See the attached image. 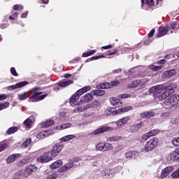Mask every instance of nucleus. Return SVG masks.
Here are the masks:
<instances>
[{
  "mask_svg": "<svg viewBox=\"0 0 179 179\" xmlns=\"http://www.w3.org/2000/svg\"><path fill=\"white\" fill-rule=\"evenodd\" d=\"M102 48H103L104 50H108V48H113V45L103 46V47H102Z\"/></svg>",
  "mask_w": 179,
  "mask_h": 179,
  "instance_id": "obj_62",
  "label": "nucleus"
},
{
  "mask_svg": "<svg viewBox=\"0 0 179 179\" xmlns=\"http://www.w3.org/2000/svg\"><path fill=\"white\" fill-rule=\"evenodd\" d=\"M113 129H114V128L111 127L103 126L92 131L91 135H99L100 134H103V132H107L108 131H113Z\"/></svg>",
  "mask_w": 179,
  "mask_h": 179,
  "instance_id": "obj_8",
  "label": "nucleus"
},
{
  "mask_svg": "<svg viewBox=\"0 0 179 179\" xmlns=\"http://www.w3.org/2000/svg\"><path fill=\"white\" fill-rule=\"evenodd\" d=\"M6 99V94H1L0 95V101H2V100H5Z\"/></svg>",
  "mask_w": 179,
  "mask_h": 179,
  "instance_id": "obj_61",
  "label": "nucleus"
},
{
  "mask_svg": "<svg viewBox=\"0 0 179 179\" xmlns=\"http://www.w3.org/2000/svg\"><path fill=\"white\" fill-rule=\"evenodd\" d=\"M117 52H118V51H117V50H115L113 52H110L109 53V55H115V54H117Z\"/></svg>",
  "mask_w": 179,
  "mask_h": 179,
  "instance_id": "obj_64",
  "label": "nucleus"
},
{
  "mask_svg": "<svg viewBox=\"0 0 179 179\" xmlns=\"http://www.w3.org/2000/svg\"><path fill=\"white\" fill-rule=\"evenodd\" d=\"M89 108H90V104H84L83 106L79 105L74 109V112L82 113V111H85V110H89Z\"/></svg>",
  "mask_w": 179,
  "mask_h": 179,
  "instance_id": "obj_19",
  "label": "nucleus"
},
{
  "mask_svg": "<svg viewBox=\"0 0 179 179\" xmlns=\"http://www.w3.org/2000/svg\"><path fill=\"white\" fill-rule=\"evenodd\" d=\"M118 99H129L131 97V94H122L117 95Z\"/></svg>",
  "mask_w": 179,
  "mask_h": 179,
  "instance_id": "obj_47",
  "label": "nucleus"
},
{
  "mask_svg": "<svg viewBox=\"0 0 179 179\" xmlns=\"http://www.w3.org/2000/svg\"><path fill=\"white\" fill-rule=\"evenodd\" d=\"M172 143L174 146H179V137L173 138Z\"/></svg>",
  "mask_w": 179,
  "mask_h": 179,
  "instance_id": "obj_50",
  "label": "nucleus"
},
{
  "mask_svg": "<svg viewBox=\"0 0 179 179\" xmlns=\"http://www.w3.org/2000/svg\"><path fill=\"white\" fill-rule=\"evenodd\" d=\"M20 157V154H13L10 155L8 157L6 158V163H13L16 159H19Z\"/></svg>",
  "mask_w": 179,
  "mask_h": 179,
  "instance_id": "obj_20",
  "label": "nucleus"
},
{
  "mask_svg": "<svg viewBox=\"0 0 179 179\" xmlns=\"http://www.w3.org/2000/svg\"><path fill=\"white\" fill-rule=\"evenodd\" d=\"M99 58H104V55L92 57L90 59V61H95L96 59H99Z\"/></svg>",
  "mask_w": 179,
  "mask_h": 179,
  "instance_id": "obj_56",
  "label": "nucleus"
},
{
  "mask_svg": "<svg viewBox=\"0 0 179 179\" xmlns=\"http://www.w3.org/2000/svg\"><path fill=\"white\" fill-rule=\"evenodd\" d=\"M164 78H172V76H174L176 75V70L175 69H171L165 71L164 73Z\"/></svg>",
  "mask_w": 179,
  "mask_h": 179,
  "instance_id": "obj_29",
  "label": "nucleus"
},
{
  "mask_svg": "<svg viewBox=\"0 0 179 179\" xmlns=\"http://www.w3.org/2000/svg\"><path fill=\"white\" fill-rule=\"evenodd\" d=\"M120 85V81L116 80L112 83H103L96 85V89L91 91L92 96H104L106 94V91L100 89H111L114 86Z\"/></svg>",
  "mask_w": 179,
  "mask_h": 179,
  "instance_id": "obj_1",
  "label": "nucleus"
},
{
  "mask_svg": "<svg viewBox=\"0 0 179 179\" xmlns=\"http://www.w3.org/2000/svg\"><path fill=\"white\" fill-rule=\"evenodd\" d=\"M100 106H101V103L96 100L94 101L93 103H92V108H99Z\"/></svg>",
  "mask_w": 179,
  "mask_h": 179,
  "instance_id": "obj_45",
  "label": "nucleus"
},
{
  "mask_svg": "<svg viewBox=\"0 0 179 179\" xmlns=\"http://www.w3.org/2000/svg\"><path fill=\"white\" fill-rule=\"evenodd\" d=\"M9 102H5L4 103L0 104V111L1 110H5V108H8L9 107Z\"/></svg>",
  "mask_w": 179,
  "mask_h": 179,
  "instance_id": "obj_48",
  "label": "nucleus"
},
{
  "mask_svg": "<svg viewBox=\"0 0 179 179\" xmlns=\"http://www.w3.org/2000/svg\"><path fill=\"white\" fill-rule=\"evenodd\" d=\"M172 178H179V169L171 173Z\"/></svg>",
  "mask_w": 179,
  "mask_h": 179,
  "instance_id": "obj_51",
  "label": "nucleus"
},
{
  "mask_svg": "<svg viewBox=\"0 0 179 179\" xmlns=\"http://www.w3.org/2000/svg\"><path fill=\"white\" fill-rule=\"evenodd\" d=\"M140 115L142 118H150V117H155V113L152 111H146L141 113Z\"/></svg>",
  "mask_w": 179,
  "mask_h": 179,
  "instance_id": "obj_27",
  "label": "nucleus"
},
{
  "mask_svg": "<svg viewBox=\"0 0 179 179\" xmlns=\"http://www.w3.org/2000/svg\"><path fill=\"white\" fill-rule=\"evenodd\" d=\"M72 83H73V80L62 81L58 83V86L59 87H66L67 86H69V85H72Z\"/></svg>",
  "mask_w": 179,
  "mask_h": 179,
  "instance_id": "obj_30",
  "label": "nucleus"
},
{
  "mask_svg": "<svg viewBox=\"0 0 179 179\" xmlns=\"http://www.w3.org/2000/svg\"><path fill=\"white\" fill-rule=\"evenodd\" d=\"M52 134H54V131L51 129L41 131L36 134V138L37 139H44L45 138H48L50 135H52Z\"/></svg>",
  "mask_w": 179,
  "mask_h": 179,
  "instance_id": "obj_12",
  "label": "nucleus"
},
{
  "mask_svg": "<svg viewBox=\"0 0 179 179\" xmlns=\"http://www.w3.org/2000/svg\"><path fill=\"white\" fill-rule=\"evenodd\" d=\"M38 90H40V87H35L34 88H32L29 92H31V93H36V92H38Z\"/></svg>",
  "mask_w": 179,
  "mask_h": 179,
  "instance_id": "obj_58",
  "label": "nucleus"
},
{
  "mask_svg": "<svg viewBox=\"0 0 179 179\" xmlns=\"http://www.w3.org/2000/svg\"><path fill=\"white\" fill-rule=\"evenodd\" d=\"M142 5L147 3L149 6H152V5H155V2L153 0H141Z\"/></svg>",
  "mask_w": 179,
  "mask_h": 179,
  "instance_id": "obj_44",
  "label": "nucleus"
},
{
  "mask_svg": "<svg viewBox=\"0 0 179 179\" xmlns=\"http://www.w3.org/2000/svg\"><path fill=\"white\" fill-rule=\"evenodd\" d=\"M75 166V164L72 161H69V163L62 166L60 169H59L58 171L59 173H65V171H68V170H71L72 167Z\"/></svg>",
  "mask_w": 179,
  "mask_h": 179,
  "instance_id": "obj_13",
  "label": "nucleus"
},
{
  "mask_svg": "<svg viewBox=\"0 0 179 179\" xmlns=\"http://www.w3.org/2000/svg\"><path fill=\"white\" fill-rule=\"evenodd\" d=\"M54 125V120H48L41 124L42 128H48V127H52Z\"/></svg>",
  "mask_w": 179,
  "mask_h": 179,
  "instance_id": "obj_34",
  "label": "nucleus"
},
{
  "mask_svg": "<svg viewBox=\"0 0 179 179\" xmlns=\"http://www.w3.org/2000/svg\"><path fill=\"white\" fill-rule=\"evenodd\" d=\"M177 87V85L176 84H171L167 86H164L162 88V90H166V92H169L171 93H174V89Z\"/></svg>",
  "mask_w": 179,
  "mask_h": 179,
  "instance_id": "obj_22",
  "label": "nucleus"
},
{
  "mask_svg": "<svg viewBox=\"0 0 179 179\" xmlns=\"http://www.w3.org/2000/svg\"><path fill=\"white\" fill-rule=\"evenodd\" d=\"M163 68V66H155V65H150L149 66V69H151V71H153L154 72H156L157 71H160Z\"/></svg>",
  "mask_w": 179,
  "mask_h": 179,
  "instance_id": "obj_41",
  "label": "nucleus"
},
{
  "mask_svg": "<svg viewBox=\"0 0 179 179\" xmlns=\"http://www.w3.org/2000/svg\"><path fill=\"white\" fill-rule=\"evenodd\" d=\"M50 155V151L45 152L43 155L40 156L37 158V162L40 163H48V162H51L52 158L51 156H48Z\"/></svg>",
  "mask_w": 179,
  "mask_h": 179,
  "instance_id": "obj_7",
  "label": "nucleus"
},
{
  "mask_svg": "<svg viewBox=\"0 0 179 179\" xmlns=\"http://www.w3.org/2000/svg\"><path fill=\"white\" fill-rule=\"evenodd\" d=\"M22 9H23V6L22 5H15L13 6L14 10H22Z\"/></svg>",
  "mask_w": 179,
  "mask_h": 179,
  "instance_id": "obj_54",
  "label": "nucleus"
},
{
  "mask_svg": "<svg viewBox=\"0 0 179 179\" xmlns=\"http://www.w3.org/2000/svg\"><path fill=\"white\" fill-rule=\"evenodd\" d=\"M71 123H63L61 126H58L57 129H66V128H71Z\"/></svg>",
  "mask_w": 179,
  "mask_h": 179,
  "instance_id": "obj_39",
  "label": "nucleus"
},
{
  "mask_svg": "<svg viewBox=\"0 0 179 179\" xmlns=\"http://www.w3.org/2000/svg\"><path fill=\"white\" fill-rule=\"evenodd\" d=\"M92 99H93V94L91 92V93L86 94L81 100L84 103H88V101H90Z\"/></svg>",
  "mask_w": 179,
  "mask_h": 179,
  "instance_id": "obj_32",
  "label": "nucleus"
},
{
  "mask_svg": "<svg viewBox=\"0 0 179 179\" xmlns=\"http://www.w3.org/2000/svg\"><path fill=\"white\" fill-rule=\"evenodd\" d=\"M155 29H152L148 34V37H153V34H155Z\"/></svg>",
  "mask_w": 179,
  "mask_h": 179,
  "instance_id": "obj_60",
  "label": "nucleus"
},
{
  "mask_svg": "<svg viewBox=\"0 0 179 179\" xmlns=\"http://www.w3.org/2000/svg\"><path fill=\"white\" fill-rule=\"evenodd\" d=\"M95 149L99 152H104V143H99L95 145Z\"/></svg>",
  "mask_w": 179,
  "mask_h": 179,
  "instance_id": "obj_38",
  "label": "nucleus"
},
{
  "mask_svg": "<svg viewBox=\"0 0 179 179\" xmlns=\"http://www.w3.org/2000/svg\"><path fill=\"white\" fill-rule=\"evenodd\" d=\"M109 100L112 106H114L115 107H122V101H121L120 99L113 96L110 98Z\"/></svg>",
  "mask_w": 179,
  "mask_h": 179,
  "instance_id": "obj_15",
  "label": "nucleus"
},
{
  "mask_svg": "<svg viewBox=\"0 0 179 179\" xmlns=\"http://www.w3.org/2000/svg\"><path fill=\"white\" fill-rule=\"evenodd\" d=\"M62 164H64V163L62 162V160L59 159L53 162L52 164H50V167L52 170H55L56 169H59V167H61Z\"/></svg>",
  "mask_w": 179,
  "mask_h": 179,
  "instance_id": "obj_24",
  "label": "nucleus"
},
{
  "mask_svg": "<svg viewBox=\"0 0 179 179\" xmlns=\"http://www.w3.org/2000/svg\"><path fill=\"white\" fill-rule=\"evenodd\" d=\"M141 127H145V122H140L139 123L130 126L129 131L136 132L137 131L139 130V128H141Z\"/></svg>",
  "mask_w": 179,
  "mask_h": 179,
  "instance_id": "obj_16",
  "label": "nucleus"
},
{
  "mask_svg": "<svg viewBox=\"0 0 179 179\" xmlns=\"http://www.w3.org/2000/svg\"><path fill=\"white\" fill-rule=\"evenodd\" d=\"M148 135H150V138L152 136H155V135H157L159 134V130L158 129H152L150 131L148 132Z\"/></svg>",
  "mask_w": 179,
  "mask_h": 179,
  "instance_id": "obj_46",
  "label": "nucleus"
},
{
  "mask_svg": "<svg viewBox=\"0 0 179 179\" xmlns=\"http://www.w3.org/2000/svg\"><path fill=\"white\" fill-rule=\"evenodd\" d=\"M161 117L162 118H167V117H169V113H163L162 115H161Z\"/></svg>",
  "mask_w": 179,
  "mask_h": 179,
  "instance_id": "obj_59",
  "label": "nucleus"
},
{
  "mask_svg": "<svg viewBox=\"0 0 179 179\" xmlns=\"http://www.w3.org/2000/svg\"><path fill=\"white\" fill-rule=\"evenodd\" d=\"M40 94H43V92H34L31 97V100H32V101H41V100H44V98L48 96L47 94L43 95Z\"/></svg>",
  "mask_w": 179,
  "mask_h": 179,
  "instance_id": "obj_10",
  "label": "nucleus"
},
{
  "mask_svg": "<svg viewBox=\"0 0 179 179\" xmlns=\"http://www.w3.org/2000/svg\"><path fill=\"white\" fill-rule=\"evenodd\" d=\"M64 149V145L63 144H59V143H56L54 146L53 148L52 149L50 152V155L52 157H57L59 153H61V150Z\"/></svg>",
  "mask_w": 179,
  "mask_h": 179,
  "instance_id": "obj_6",
  "label": "nucleus"
},
{
  "mask_svg": "<svg viewBox=\"0 0 179 179\" xmlns=\"http://www.w3.org/2000/svg\"><path fill=\"white\" fill-rule=\"evenodd\" d=\"M171 160H178L179 159V148H176L174 152L169 155Z\"/></svg>",
  "mask_w": 179,
  "mask_h": 179,
  "instance_id": "obj_25",
  "label": "nucleus"
},
{
  "mask_svg": "<svg viewBox=\"0 0 179 179\" xmlns=\"http://www.w3.org/2000/svg\"><path fill=\"white\" fill-rule=\"evenodd\" d=\"M75 137L76 136L73 134L67 135L61 138L60 142H68V141H71V139L75 138Z\"/></svg>",
  "mask_w": 179,
  "mask_h": 179,
  "instance_id": "obj_33",
  "label": "nucleus"
},
{
  "mask_svg": "<svg viewBox=\"0 0 179 179\" xmlns=\"http://www.w3.org/2000/svg\"><path fill=\"white\" fill-rule=\"evenodd\" d=\"M103 149L104 152H108L110 150H113L114 149V146H113V144L110 143L105 142L103 143Z\"/></svg>",
  "mask_w": 179,
  "mask_h": 179,
  "instance_id": "obj_31",
  "label": "nucleus"
},
{
  "mask_svg": "<svg viewBox=\"0 0 179 179\" xmlns=\"http://www.w3.org/2000/svg\"><path fill=\"white\" fill-rule=\"evenodd\" d=\"M20 176H23V171H20L17 173H15L13 176L14 179L20 178Z\"/></svg>",
  "mask_w": 179,
  "mask_h": 179,
  "instance_id": "obj_49",
  "label": "nucleus"
},
{
  "mask_svg": "<svg viewBox=\"0 0 179 179\" xmlns=\"http://www.w3.org/2000/svg\"><path fill=\"white\" fill-rule=\"evenodd\" d=\"M121 140V136H113L109 138L110 142H118Z\"/></svg>",
  "mask_w": 179,
  "mask_h": 179,
  "instance_id": "obj_43",
  "label": "nucleus"
},
{
  "mask_svg": "<svg viewBox=\"0 0 179 179\" xmlns=\"http://www.w3.org/2000/svg\"><path fill=\"white\" fill-rule=\"evenodd\" d=\"M171 94H170V92L169 91H166L164 92H162V94H160V92L158 94V96L157 98H155L156 100H164L165 99H167V97H169V96H170Z\"/></svg>",
  "mask_w": 179,
  "mask_h": 179,
  "instance_id": "obj_23",
  "label": "nucleus"
},
{
  "mask_svg": "<svg viewBox=\"0 0 179 179\" xmlns=\"http://www.w3.org/2000/svg\"><path fill=\"white\" fill-rule=\"evenodd\" d=\"M134 108L132 106H126L124 108H121L119 110H115L113 108H108L106 110V113L107 115H117V114H122V113H128V111H131Z\"/></svg>",
  "mask_w": 179,
  "mask_h": 179,
  "instance_id": "obj_5",
  "label": "nucleus"
},
{
  "mask_svg": "<svg viewBox=\"0 0 179 179\" xmlns=\"http://www.w3.org/2000/svg\"><path fill=\"white\" fill-rule=\"evenodd\" d=\"M10 73L13 76H19V74H17V72H16L15 67H12L10 69Z\"/></svg>",
  "mask_w": 179,
  "mask_h": 179,
  "instance_id": "obj_55",
  "label": "nucleus"
},
{
  "mask_svg": "<svg viewBox=\"0 0 179 179\" xmlns=\"http://www.w3.org/2000/svg\"><path fill=\"white\" fill-rule=\"evenodd\" d=\"M8 148V144L6 143H3L0 144V152L5 150Z\"/></svg>",
  "mask_w": 179,
  "mask_h": 179,
  "instance_id": "obj_52",
  "label": "nucleus"
},
{
  "mask_svg": "<svg viewBox=\"0 0 179 179\" xmlns=\"http://www.w3.org/2000/svg\"><path fill=\"white\" fill-rule=\"evenodd\" d=\"M142 83V80H136L128 85L129 89L138 87Z\"/></svg>",
  "mask_w": 179,
  "mask_h": 179,
  "instance_id": "obj_28",
  "label": "nucleus"
},
{
  "mask_svg": "<svg viewBox=\"0 0 179 179\" xmlns=\"http://www.w3.org/2000/svg\"><path fill=\"white\" fill-rule=\"evenodd\" d=\"M27 163H29V159H20L17 162V166H18V167H23V166H25V164H27Z\"/></svg>",
  "mask_w": 179,
  "mask_h": 179,
  "instance_id": "obj_36",
  "label": "nucleus"
},
{
  "mask_svg": "<svg viewBox=\"0 0 179 179\" xmlns=\"http://www.w3.org/2000/svg\"><path fill=\"white\" fill-rule=\"evenodd\" d=\"M164 87V85H156V86L152 87L149 90V92L154 93L155 99H157V97H159V90H163Z\"/></svg>",
  "mask_w": 179,
  "mask_h": 179,
  "instance_id": "obj_9",
  "label": "nucleus"
},
{
  "mask_svg": "<svg viewBox=\"0 0 179 179\" xmlns=\"http://www.w3.org/2000/svg\"><path fill=\"white\" fill-rule=\"evenodd\" d=\"M30 94H31V92L29 91L24 92V94L18 95V99H20V101L26 100V99H27V97H29Z\"/></svg>",
  "mask_w": 179,
  "mask_h": 179,
  "instance_id": "obj_35",
  "label": "nucleus"
},
{
  "mask_svg": "<svg viewBox=\"0 0 179 179\" xmlns=\"http://www.w3.org/2000/svg\"><path fill=\"white\" fill-rule=\"evenodd\" d=\"M30 143H31V138L27 139L23 143H22V148L24 149H26L27 148H29L30 146Z\"/></svg>",
  "mask_w": 179,
  "mask_h": 179,
  "instance_id": "obj_42",
  "label": "nucleus"
},
{
  "mask_svg": "<svg viewBox=\"0 0 179 179\" xmlns=\"http://www.w3.org/2000/svg\"><path fill=\"white\" fill-rule=\"evenodd\" d=\"M92 90V87L90 86H85L80 90H78L71 98H70V103L71 106H76L78 104V101L79 100V97L82 96V94H85L87 92H90Z\"/></svg>",
  "mask_w": 179,
  "mask_h": 179,
  "instance_id": "obj_2",
  "label": "nucleus"
},
{
  "mask_svg": "<svg viewBox=\"0 0 179 179\" xmlns=\"http://www.w3.org/2000/svg\"><path fill=\"white\" fill-rule=\"evenodd\" d=\"M157 64H161L162 65H164L166 64V60L165 59H162L157 62Z\"/></svg>",
  "mask_w": 179,
  "mask_h": 179,
  "instance_id": "obj_63",
  "label": "nucleus"
},
{
  "mask_svg": "<svg viewBox=\"0 0 179 179\" xmlns=\"http://www.w3.org/2000/svg\"><path fill=\"white\" fill-rule=\"evenodd\" d=\"M173 171V167L172 166H168L164 169L161 173V177L162 178H166L167 176L170 175V173Z\"/></svg>",
  "mask_w": 179,
  "mask_h": 179,
  "instance_id": "obj_17",
  "label": "nucleus"
},
{
  "mask_svg": "<svg viewBox=\"0 0 179 179\" xmlns=\"http://www.w3.org/2000/svg\"><path fill=\"white\" fill-rule=\"evenodd\" d=\"M133 155L134 152L132 151H129L124 154V156L126 159H131Z\"/></svg>",
  "mask_w": 179,
  "mask_h": 179,
  "instance_id": "obj_53",
  "label": "nucleus"
},
{
  "mask_svg": "<svg viewBox=\"0 0 179 179\" xmlns=\"http://www.w3.org/2000/svg\"><path fill=\"white\" fill-rule=\"evenodd\" d=\"M19 128H17V127H10L7 131L6 134L8 135H10L12 134H15V132H17Z\"/></svg>",
  "mask_w": 179,
  "mask_h": 179,
  "instance_id": "obj_37",
  "label": "nucleus"
},
{
  "mask_svg": "<svg viewBox=\"0 0 179 179\" xmlns=\"http://www.w3.org/2000/svg\"><path fill=\"white\" fill-rule=\"evenodd\" d=\"M103 178H113L114 177V172L111 170H106L102 174Z\"/></svg>",
  "mask_w": 179,
  "mask_h": 179,
  "instance_id": "obj_26",
  "label": "nucleus"
},
{
  "mask_svg": "<svg viewBox=\"0 0 179 179\" xmlns=\"http://www.w3.org/2000/svg\"><path fill=\"white\" fill-rule=\"evenodd\" d=\"M159 143L157 138H150L145 144V148L141 149V152H152Z\"/></svg>",
  "mask_w": 179,
  "mask_h": 179,
  "instance_id": "obj_4",
  "label": "nucleus"
},
{
  "mask_svg": "<svg viewBox=\"0 0 179 179\" xmlns=\"http://www.w3.org/2000/svg\"><path fill=\"white\" fill-rule=\"evenodd\" d=\"M167 31H169V27H160L157 37H163V36H166V34H167Z\"/></svg>",
  "mask_w": 179,
  "mask_h": 179,
  "instance_id": "obj_21",
  "label": "nucleus"
},
{
  "mask_svg": "<svg viewBox=\"0 0 179 179\" xmlns=\"http://www.w3.org/2000/svg\"><path fill=\"white\" fill-rule=\"evenodd\" d=\"M26 85H29V83H27V81H22L15 85L8 86L7 89L8 90H15V89H20V87H24Z\"/></svg>",
  "mask_w": 179,
  "mask_h": 179,
  "instance_id": "obj_14",
  "label": "nucleus"
},
{
  "mask_svg": "<svg viewBox=\"0 0 179 179\" xmlns=\"http://www.w3.org/2000/svg\"><path fill=\"white\" fill-rule=\"evenodd\" d=\"M178 101L179 96L174 94L168 97L162 103V106L164 107V108H173V107H176V106L178 104Z\"/></svg>",
  "mask_w": 179,
  "mask_h": 179,
  "instance_id": "obj_3",
  "label": "nucleus"
},
{
  "mask_svg": "<svg viewBox=\"0 0 179 179\" xmlns=\"http://www.w3.org/2000/svg\"><path fill=\"white\" fill-rule=\"evenodd\" d=\"M128 121H131V117L126 116L124 117H122V118L120 119L119 120H117V122H116L117 127H122V125L127 124V122H128Z\"/></svg>",
  "mask_w": 179,
  "mask_h": 179,
  "instance_id": "obj_18",
  "label": "nucleus"
},
{
  "mask_svg": "<svg viewBox=\"0 0 179 179\" xmlns=\"http://www.w3.org/2000/svg\"><path fill=\"white\" fill-rule=\"evenodd\" d=\"M37 170V166L34 165H28L26 166L25 171H24V177H27L28 176H31L33 173Z\"/></svg>",
  "mask_w": 179,
  "mask_h": 179,
  "instance_id": "obj_11",
  "label": "nucleus"
},
{
  "mask_svg": "<svg viewBox=\"0 0 179 179\" xmlns=\"http://www.w3.org/2000/svg\"><path fill=\"white\" fill-rule=\"evenodd\" d=\"M149 138H150V136L149 135V133H145V134H143L142 136V139L143 141H148V139H149Z\"/></svg>",
  "mask_w": 179,
  "mask_h": 179,
  "instance_id": "obj_57",
  "label": "nucleus"
},
{
  "mask_svg": "<svg viewBox=\"0 0 179 179\" xmlns=\"http://www.w3.org/2000/svg\"><path fill=\"white\" fill-rule=\"evenodd\" d=\"M24 125H25L27 128H31V125H33V121H31L30 118H27L24 122Z\"/></svg>",
  "mask_w": 179,
  "mask_h": 179,
  "instance_id": "obj_40",
  "label": "nucleus"
}]
</instances>
